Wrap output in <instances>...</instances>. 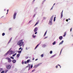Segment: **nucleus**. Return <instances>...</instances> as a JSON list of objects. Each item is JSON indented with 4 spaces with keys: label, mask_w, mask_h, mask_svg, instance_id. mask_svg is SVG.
I'll use <instances>...</instances> for the list:
<instances>
[{
    "label": "nucleus",
    "mask_w": 73,
    "mask_h": 73,
    "mask_svg": "<svg viewBox=\"0 0 73 73\" xmlns=\"http://www.w3.org/2000/svg\"><path fill=\"white\" fill-rule=\"evenodd\" d=\"M15 51H13L12 50H11V49H10V50L7 52L4 55V56H6L8 54H9V55H11V54H15Z\"/></svg>",
    "instance_id": "1"
},
{
    "label": "nucleus",
    "mask_w": 73,
    "mask_h": 73,
    "mask_svg": "<svg viewBox=\"0 0 73 73\" xmlns=\"http://www.w3.org/2000/svg\"><path fill=\"white\" fill-rule=\"evenodd\" d=\"M24 44V42H23V40H21L19 41L17 43V45H19V46L21 47Z\"/></svg>",
    "instance_id": "2"
},
{
    "label": "nucleus",
    "mask_w": 73,
    "mask_h": 73,
    "mask_svg": "<svg viewBox=\"0 0 73 73\" xmlns=\"http://www.w3.org/2000/svg\"><path fill=\"white\" fill-rule=\"evenodd\" d=\"M53 19V16H52L50 19L49 22L48 23V24L50 25H52L53 24V23H52V20Z\"/></svg>",
    "instance_id": "3"
},
{
    "label": "nucleus",
    "mask_w": 73,
    "mask_h": 73,
    "mask_svg": "<svg viewBox=\"0 0 73 73\" xmlns=\"http://www.w3.org/2000/svg\"><path fill=\"white\" fill-rule=\"evenodd\" d=\"M41 64H42V63H40L38 64L35 65L34 66V68H37L38 66H39L40 65H41Z\"/></svg>",
    "instance_id": "4"
},
{
    "label": "nucleus",
    "mask_w": 73,
    "mask_h": 73,
    "mask_svg": "<svg viewBox=\"0 0 73 73\" xmlns=\"http://www.w3.org/2000/svg\"><path fill=\"white\" fill-rule=\"evenodd\" d=\"M5 59H6V60H8V62H11L12 61V60L10 58H5Z\"/></svg>",
    "instance_id": "5"
},
{
    "label": "nucleus",
    "mask_w": 73,
    "mask_h": 73,
    "mask_svg": "<svg viewBox=\"0 0 73 73\" xmlns=\"http://www.w3.org/2000/svg\"><path fill=\"white\" fill-rule=\"evenodd\" d=\"M16 15H17V13H14L13 17V19H16Z\"/></svg>",
    "instance_id": "6"
},
{
    "label": "nucleus",
    "mask_w": 73,
    "mask_h": 73,
    "mask_svg": "<svg viewBox=\"0 0 73 73\" xmlns=\"http://www.w3.org/2000/svg\"><path fill=\"white\" fill-rule=\"evenodd\" d=\"M7 67V69H11V65H7V66H6Z\"/></svg>",
    "instance_id": "7"
},
{
    "label": "nucleus",
    "mask_w": 73,
    "mask_h": 73,
    "mask_svg": "<svg viewBox=\"0 0 73 73\" xmlns=\"http://www.w3.org/2000/svg\"><path fill=\"white\" fill-rule=\"evenodd\" d=\"M37 30H38V28L37 27H35L34 30V32H37Z\"/></svg>",
    "instance_id": "8"
},
{
    "label": "nucleus",
    "mask_w": 73,
    "mask_h": 73,
    "mask_svg": "<svg viewBox=\"0 0 73 73\" xmlns=\"http://www.w3.org/2000/svg\"><path fill=\"white\" fill-rule=\"evenodd\" d=\"M12 37H11L10 38V39L9 40V41L8 42V44H9V43H10V42H11V41H12Z\"/></svg>",
    "instance_id": "9"
},
{
    "label": "nucleus",
    "mask_w": 73,
    "mask_h": 73,
    "mask_svg": "<svg viewBox=\"0 0 73 73\" xmlns=\"http://www.w3.org/2000/svg\"><path fill=\"white\" fill-rule=\"evenodd\" d=\"M63 38V37H62V36H60L59 37V39H60V40H61Z\"/></svg>",
    "instance_id": "10"
},
{
    "label": "nucleus",
    "mask_w": 73,
    "mask_h": 73,
    "mask_svg": "<svg viewBox=\"0 0 73 73\" xmlns=\"http://www.w3.org/2000/svg\"><path fill=\"white\" fill-rule=\"evenodd\" d=\"M64 42V40H62L61 42L59 44V45H61L62 44V43Z\"/></svg>",
    "instance_id": "11"
},
{
    "label": "nucleus",
    "mask_w": 73,
    "mask_h": 73,
    "mask_svg": "<svg viewBox=\"0 0 73 73\" xmlns=\"http://www.w3.org/2000/svg\"><path fill=\"white\" fill-rule=\"evenodd\" d=\"M56 55H57L56 54H55L54 55H53V56H52L50 58H53V57H55V56H56Z\"/></svg>",
    "instance_id": "12"
},
{
    "label": "nucleus",
    "mask_w": 73,
    "mask_h": 73,
    "mask_svg": "<svg viewBox=\"0 0 73 73\" xmlns=\"http://www.w3.org/2000/svg\"><path fill=\"white\" fill-rule=\"evenodd\" d=\"M12 62L13 63H16V60H12Z\"/></svg>",
    "instance_id": "13"
},
{
    "label": "nucleus",
    "mask_w": 73,
    "mask_h": 73,
    "mask_svg": "<svg viewBox=\"0 0 73 73\" xmlns=\"http://www.w3.org/2000/svg\"><path fill=\"white\" fill-rule=\"evenodd\" d=\"M39 23V21H38L35 24V26H36V25H37Z\"/></svg>",
    "instance_id": "14"
},
{
    "label": "nucleus",
    "mask_w": 73,
    "mask_h": 73,
    "mask_svg": "<svg viewBox=\"0 0 73 73\" xmlns=\"http://www.w3.org/2000/svg\"><path fill=\"white\" fill-rule=\"evenodd\" d=\"M63 13V10L62 11L61 13V18H62L63 17V15H62V13Z\"/></svg>",
    "instance_id": "15"
},
{
    "label": "nucleus",
    "mask_w": 73,
    "mask_h": 73,
    "mask_svg": "<svg viewBox=\"0 0 73 73\" xmlns=\"http://www.w3.org/2000/svg\"><path fill=\"white\" fill-rule=\"evenodd\" d=\"M46 45L45 44H43L42 45V47L43 48H45V47H46Z\"/></svg>",
    "instance_id": "16"
},
{
    "label": "nucleus",
    "mask_w": 73,
    "mask_h": 73,
    "mask_svg": "<svg viewBox=\"0 0 73 73\" xmlns=\"http://www.w3.org/2000/svg\"><path fill=\"white\" fill-rule=\"evenodd\" d=\"M56 41H55L52 43V44L53 45H55V44H56Z\"/></svg>",
    "instance_id": "17"
},
{
    "label": "nucleus",
    "mask_w": 73,
    "mask_h": 73,
    "mask_svg": "<svg viewBox=\"0 0 73 73\" xmlns=\"http://www.w3.org/2000/svg\"><path fill=\"white\" fill-rule=\"evenodd\" d=\"M33 37L35 38V37H36V36L34 34H33L32 35Z\"/></svg>",
    "instance_id": "18"
},
{
    "label": "nucleus",
    "mask_w": 73,
    "mask_h": 73,
    "mask_svg": "<svg viewBox=\"0 0 73 73\" xmlns=\"http://www.w3.org/2000/svg\"><path fill=\"white\" fill-rule=\"evenodd\" d=\"M31 61V60H30V59L27 60V63H29V61Z\"/></svg>",
    "instance_id": "19"
},
{
    "label": "nucleus",
    "mask_w": 73,
    "mask_h": 73,
    "mask_svg": "<svg viewBox=\"0 0 73 73\" xmlns=\"http://www.w3.org/2000/svg\"><path fill=\"white\" fill-rule=\"evenodd\" d=\"M39 45V44H37L36 46V47L35 48V49H36L38 47V46Z\"/></svg>",
    "instance_id": "20"
},
{
    "label": "nucleus",
    "mask_w": 73,
    "mask_h": 73,
    "mask_svg": "<svg viewBox=\"0 0 73 73\" xmlns=\"http://www.w3.org/2000/svg\"><path fill=\"white\" fill-rule=\"evenodd\" d=\"M19 56H20V54H18L17 55V58H18V57H19Z\"/></svg>",
    "instance_id": "21"
},
{
    "label": "nucleus",
    "mask_w": 73,
    "mask_h": 73,
    "mask_svg": "<svg viewBox=\"0 0 73 73\" xmlns=\"http://www.w3.org/2000/svg\"><path fill=\"white\" fill-rule=\"evenodd\" d=\"M66 34V32H65V33H64V35H63L64 37H65Z\"/></svg>",
    "instance_id": "22"
},
{
    "label": "nucleus",
    "mask_w": 73,
    "mask_h": 73,
    "mask_svg": "<svg viewBox=\"0 0 73 73\" xmlns=\"http://www.w3.org/2000/svg\"><path fill=\"white\" fill-rule=\"evenodd\" d=\"M3 70V68H0V72H1V71H2V70Z\"/></svg>",
    "instance_id": "23"
},
{
    "label": "nucleus",
    "mask_w": 73,
    "mask_h": 73,
    "mask_svg": "<svg viewBox=\"0 0 73 73\" xmlns=\"http://www.w3.org/2000/svg\"><path fill=\"white\" fill-rule=\"evenodd\" d=\"M47 33V31H46V32H45L44 34V36H45L46 35V33Z\"/></svg>",
    "instance_id": "24"
},
{
    "label": "nucleus",
    "mask_w": 73,
    "mask_h": 73,
    "mask_svg": "<svg viewBox=\"0 0 73 73\" xmlns=\"http://www.w3.org/2000/svg\"><path fill=\"white\" fill-rule=\"evenodd\" d=\"M47 33V31H46V32H45L44 34V36H45L46 35V33Z\"/></svg>",
    "instance_id": "25"
},
{
    "label": "nucleus",
    "mask_w": 73,
    "mask_h": 73,
    "mask_svg": "<svg viewBox=\"0 0 73 73\" xmlns=\"http://www.w3.org/2000/svg\"><path fill=\"white\" fill-rule=\"evenodd\" d=\"M17 54L16 53H15V54L13 55H12V56L13 57H14V56H16V55Z\"/></svg>",
    "instance_id": "26"
},
{
    "label": "nucleus",
    "mask_w": 73,
    "mask_h": 73,
    "mask_svg": "<svg viewBox=\"0 0 73 73\" xmlns=\"http://www.w3.org/2000/svg\"><path fill=\"white\" fill-rule=\"evenodd\" d=\"M18 52L19 53H21V50L19 51H18Z\"/></svg>",
    "instance_id": "27"
},
{
    "label": "nucleus",
    "mask_w": 73,
    "mask_h": 73,
    "mask_svg": "<svg viewBox=\"0 0 73 73\" xmlns=\"http://www.w3.org/2000/svg\"><path fill=\"white\" fill-rule=\"evenodd\" d=\"M11 58H12L13 60H14V58L13 56H11L10 57Z\"/></svg>",
    "instance_id": "28"
},
{
    "label": "nucleus",
    "mask_w": 73,
    "mask_h": 73,
    "mask_svg": "<svg viewBox=\"0 0 73 73\" xmlns=\"http://www.w3.org/2000/svg\"><path fill=\"white\" fill-rule=\"evenodd\" d=\"M52 53H53V52L52 51H50V54H52Z\"/></svg>",
    "instance_id": "29"
},
{
    "label": "nucleus",
    "mask_w": 73,
    "mask_h": 73,
    "mask_svg": "<svg viewBox=\"0 0 73 73\" xmlns=\"http://www.w3.org/2000/svg\"><path fill=\"white\" fill-rule=\"evenodd\" d=\"M35 0H33V1L32 2V4H33V3H35Z\"/></svg>",
    "instance_id": "30"
},
{
    "label": "nucleus",
    "mask_w": 73,
    "mask_h": 73,
    "mask_svg": "<svg viewBox=\"0 0 73 73\" xmlns=\"http://www.w3.org/2000/svg\"><path fill=\"white\" fill-rule=\"evenodd\" d=\"M56 20V17H55L54 18V21H55Z\"/></svg>",
    "instance_id": "31"
},
{
    "label": "nucleus",
    "mask_w": 73,
    "mask_h": 73,
    "mask_svg": "<svg viewBox=\"0 0 73 73\" xmlns=\"http://www.w3.org/2000/svg\"><path fill=\"white\" fill-rule=\"evenodd\" d=\"M40 57H44V54H42L40 56Z\"/></svg>",
    "instance_id": "32"
},
{
    "label": "nucleus",
    "mask_w": 73,
    "mask_h": 73,
    "mask_svg": "<svg viewBox=\"0 0 73 73\" xmlns=\"http://www.w3.org/2000/svg\"><path fill=\"white\" fill-rule=\"evenodd\" d=\"M24 63L25 64H27V62L26 61H24Z\"/></svg>",
    "instance_id": "33"
},
{
    "label": "nucleus",
    "mask_w": 73,
    "mask_h": 73,
    "mask_svg": "<svg viewBox=\"0 0 73 73\" xmlns=\"http://www.w3.org/2000/svg\"><path fill=\"white\" fill-rule=\"evenodd\" d=\"M32 20H30L29 22V24L30 23H31V22H32Z\"/></svg>",
    "instance_id": "34"
},
{
    "label": "nucleus",
    "mask_w": 73,
    "mask_h": 73,
    "mask_svg": "<svg viewBox=\"0 0 73 73\" xmlns=\"http://www.w3.org/2000/svg\"><path fill=\"white\" fill-rule=\"evenodd\" d=\"M2 35L3 36H4L5 35V33H3L2 34Z\"/></svg>",
    "instance_id": "35"
},
{
    "label": "nucleus",
    "mask_w": 73,
    "mask_h": 73,
    "mask_svg": "<svg viewBox=\"0 0 73 73\" xmlns=\"http://www.w3.org/2000/svg\"><path fill=\"white\" fill-rule=\"evenodd\" d=\"M46 19V17H43V20H45Z\"/></svg>",
    "instance_id": "36"
},
{
    "label": "nucleus",
    "mask_w": 73,
    "mask_h": 73,
    "mask_svg": "<svg viewBox=\"0 0 73 73\" xmlns=\"http://www.w3.org/2000/svg\"><path fill=\"white\" fill-rule=\"evenodd\" d=\"M62 49L61 50V51H60V55H61V52H62Z\"/></svg>",
    "instance_id": "37"
},
{
    "label": "nucleus",
    "mask_w": 73,
    "mask_h": 73,
    "mask_svg": "<svg viewBox=\"0 0 73 73\" xmlns=\"http://www.w3.org/2000/svg\"><path fill=\"white\" fill-rule=\"evenodd\" d=\"M35 70H36V69H34L33 70H32V72H35Z\"/></svg>",
    "instance_id": "38"
},
{
    "label": "nucleus",
    "mask_w": 73,
    "mask_h": 73,
    "mask_svg": "<svg viewBox=\"0 0 73 73\" xmlns=\"http://www.w3.org/2000/svg\"><path fill=\"white\" fill-rule=\"evenodd\" d=\"M53 6L51 8V9H50V11H51V10H52V9H53Z\"/></svg>",
    "instance_id": "39"
},
{
    "label": "nucleus",
    "mask_w": 73,
    "mask_h": 73,
    "mask_svg": "<svg viewBox=\"0 0 73 73\" xmlns=\"http://www.w3.org/2000/svg\"><path fill=\"white\" fill-rule=\"evenodd\" d=\"M58 65L56 66H55V68H56V69H57V68H58Z\"/></svg>",
    "instance_id": "40"
},
{
    "label": "nucleus",
    "mask_w": 73,
    "mask_h": 73,
    "mask_svg": "<svg viewBox=\"0 0 73 73\" xmlns=\"http://www.w3.org/2000/svg\"><path fill=\"white\" fill-rule=\"evenodd\" d=\"M11 29H12V28H9V31H11Z\"/></svg>",
    "instance_id": "41"
},
{
    "label": "nucleus",
    "mask_w": 73,
    "mask_h": 73,
    "mask_svg": "<svg viewBox=\"0 0 73 73\" xmlns=\"http://www.w3.org/2000/svg\"><path fill=\"white\" fill-rule=\"evenodd\" d=\"M33 68V64H32L31 66V68Z\"/></svg>",
    "instance_id": "42"
},
{
    "label": "nucleus",
    "mask_w": 73,
    "mask_h": 73,
    "mask_svg": "<svg viewBox=\"0 0 73 73\" xmlns=\"http://www.w3.org/2000/svg\"><path fill=\"white\" fill-rule=\"evenodd\" d=\"M35 16H36V14H35L33 15V17H35Z\"/></svg>",
    "instance_id": "43"
},
{
    "label": "nucleus",
    "mask_w": 73,
    "mask_h": 73,
    "mask_svg": "<svg viewBox=\"0 0 73 73\" xmlns=\"http://www.w3.org/2000/svg\"><path fill=\"white\" fill-rule=\"evenodd\" d=\"M29 67H31V64H29L28 65Z\"/></svg>",
    "instance_id": "44"
},
{
    "label": "nucleus",
    "mask_w": 73,
    "mask_h": 73,
    "mask_svg": "<svg viewBox=\"0 0 73 73\" xmlns=\"http://www.w3.org/2000/svg\"><path fill=\"white\" fill-rule=\"evenodd\" d=\"M24 60H23L22 62V64L23 65L24 64Z\"/></svg>",
    "instance_id": "45"
},
{
    "label": "nucleus",
    "mask_w": 73,
    "mask_h": 73,
    "mask_svg": "<svg viewBox=\"0 0 73 73\" xmlns=\"http://www.w3.org/2000/svg\"><path fill=\"white\" fill-rule=\"evenodd\" d=\"M8 71V70H7L5 72H4V73H7Z\"/></svg>",
    "instance_id": "46"
},
{
    "label": "nucleus",
    "mask_w": 73,
    "mask_h": 73,
    "mask_svg": "<svg viewBox=\"0 0 73 73\" xmlns=\"http://www.w3.org/2000/svg\"><path fill=\"white\" fill-rule=\"evenodd\" d=\"M22 48L21 47L20 48H19V50H21V49Z\"/></svg>",
    "instance_id": "47"
},
{
    "label": "nucleus",
    "mask_w": 73,
    "mask_h": 73,
    "mask_svg": "<svg viewBox=\"0 0 73 73\" xmlns=\"http://www.w3.org/2000/svg\"><path fill=\"white\" fill-rule=\"evenodd\" d=\"M48 38V36H46L45 38H44V39H45L46 38Z\"/></svg>",
    "instance_id": "48"
},
{
    "label": "nucleus",
    "mask_w": 73,
    "mask_h": 73,
    "mask_svg": "<svg viewBox=\"0 0 73 73\" xmlns=\"http://www.w3.org/2000/svg\"><path fill=\"white\" fill-rule=\"evenodd\" d=\"M41 42H40L39 43H38V45H39L40 44H41Z\"/></svg>",
    "instance_id": "49"
},
{
    "label": "nucleus",
    "mask_w": 73,
    "mask_h": 73,
    "mask_svg": "<svg viewBox=\"0 0 73 73\" xmlns=\"http://www.w3.org/2000/svg\"><path fill=\"white\" fill-rule=\"evenodd\" d=\"M41 42H40L39 43H38V45H39L40 44H41Z\"/></svg>",
    "instance_id": "50"
},
{
    "label": "nucleus",
    "mask_w": 73,
    "mask_h": 73,
    "mask_svg": "<svg viewBox=\"0 0 73 73\" xmlns=\"http://www.w3.org/2000/svg\"><path fill=\"white\" fill-rule=\"evenodd\" d=\"M28 47H26V50H28Z\"/></svg>",
    "instance_id": "51"
},
{
    "label": "nucleus",
    "mask_w": 73,
    "mask_h": 73,
    "mask_svg": "<svg viewBox=\"0 0 73 73\" xmlns=\"http://www.w3.org/2000/svg\"><path fill=\"white\" fill-rule=\"evenodd\" d=\"M30 69H31V68H30V67H29V69H28V70H30Z\"/></svg>",
    "instance_id": "52"
},
{
    "label": "nucleus",
    "mask_w": 73,
    "mask_h": 73,
    "mask_svg": "<svg viewBox=\"0 0 73 73\" xmlns=\"http://www.w3.org/2000/svg\"><path fill=\"white\" fill-rule=\"evenodd\" d=\"M58 66H59L60 67V66H61V65H60L59 64H58Z\"/></svg>",
    "instance_id": "53"
},
{
    "label": "nucleus",
    "mask_w": 73,
    "mask_h": 73,
    "mask_svg": "<svg viewBox=\"0 0 73 73\" xmlns=\"http://www.w3.org/2000/svg\"><path fill=\"white\" fill-rule=\"evenodd\" d=\"M37 32H36L35 33V35H36L37 34Z\"/></svg>",
    "instance_id": "54"
},
{
    "label": "nucleus",
    "mask_w": 73,
    "mask_h": 73,
    "mask_svg": "<svg viewBox=\"0 0 73 73\" xmlns=\"http://www.w3.org/2000/svg\"><path fill=\"white\" fill-rule=\"evenodd\" d=\"M66 21H67V22H68V19H67L66 20Z\"/></svg>",
    "instance_id": "55"
},
{
    "label": "nucleus",
    "mask_w": 73,
    "mask_h": 73,
    "mask_svg": "<svg viewBox=\"0 0 73 73\" xmlns=\"http://www.w3.org/2000/svg\"><path fill=\"white\" fill-rule=\"evenodd\" d=\"M72 28H71V29H70V31L71 32L72 31Z\"/></svg>",
    "instance_id": "56"
},
{
    "label": "nucleus",
    "mask_w": 73,
    "mask_h": 73,
    "mask_svg": "<svg viewBox=\"0 0 73 73\" xmlns=\"http://www.w3.org/2000/svg\"><path fill=\"white\" fill-rule=\"evenodd\" d=\"M46 1V0H44L43 1L44 2H44H45V1Z\"/></svg>",
    "instance_id": "57"
},
{
    "label": "nucleus",
    "mask_w": 73,
    "mask_h": 73,
    "mask_svg": "<svg viewBox=\"0 0 73 73\" xmlns=\"http://www.w3.org/2000/svg\"><path fill=\"white\" fill-rule=\"evenodd\" d=\"M44 2H43V1L42 2V4H44Z\"/></svg>",
    "instance_id": "58"
},
{
    "label": "nucleus",
    "mask_w": 73,
    "mask_h": 73,
    "mask_svg": "<svg viewBox=\"0 0 73 73\" xmlns=\"http://www.w3.org/2000/svg\"><path fill=\"white\" fill-rule=\"evenodd\" d=\"M37 60H38V59H35V61H37Z\"/></svg>",
    "instance_id": "59"
},
{
    "label": "nucleus",
    "mask_w": 73,
    "mask_h": 73,
    "mask_svg": "<svg viewBox=\"0 0 73 73\" xmlns=\"http://www.w3.org/2000/svg\"><path fill=\"white\" fill-rule=\"evenodd\" d=\"M23 48H21V51H22V50H23Z\"/></svg>",
    "instance_id": "60"
},
{
    "label": "nucleus",
    "mask_w": 73,
    "mask_h": 73,
    "mask_svg": "<svg viewBox=\"0 0 73 73\" xmlns=\"http://www.w3.org/2000/svg\"><path fill=\"white\" fill-rule=\"evenodd\" d=\"M7 12H8V11H9V10L7 9Z\"/></svg>",
    "instance_id": "61"
},
{
    "label": "nucleus",
    "mask_w": 73,
    "mask_h": 73,
    "mask_svg": "<svg viewBox=\"0 0 73 73\" xmlns=\"http://www.w3.org/2000/svg\"><path fill=\"white\" fill-rule=\"evenodd\" d=\"M26 67L27 68H28V67H29V66L28 65V66H27Z\"/></svg>",
    "instance_id": "62"
},
{
    "label": "nucleus",
    "mask_w": 73,
    "mask_h": 73,
    "mask_svg": "<svg viewBox=\"0 0 73 73\" xmlns=\"http://www.w3.org/2000/svg\"><path fill=\"white\" fill-rule=\"evenodd\" d=\"M68 20H70V19L69 18L68 19Z\"/></svg>",
    "instance_id": "63"
},
{
    "label": "nucleus",
    "mask_w": 73,
    "mask_h": 73,
    "mask_svg": "<svg viewBox=\"0 0 73 73\" xmlns=\"http://www.w3.org/2000/svg\"><path fill=\"white\" fill-rule=\"evenodd\" d=\"M55 4H55V3H54V5H53V6H54V5H55Z\"/></svg>",
    "instance_id": "64"
}]
</instances>
